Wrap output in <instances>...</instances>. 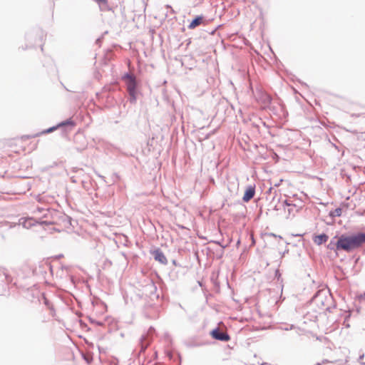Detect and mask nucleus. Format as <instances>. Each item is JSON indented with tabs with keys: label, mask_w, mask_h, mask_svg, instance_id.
<instances>
[{
	"label": "nucleus",
	"mask_w": 365,
	"mask_h": 365,
	"mask_svg": "<svg viewBox=\"0 0 365 365\" xmlns=\"http://www.w3.org/2000/svg\"><path fill=\"white\" fill-rule=\"evenodd\" d=\"M365 244V232H357L351 235H341L335 242L336 250L350 252Z\"/></svg>",
	"instance_id": "obj_1"
},
{
	"label": "nucleus",
	"mask_w": 365,
	"mask_h": 365,
	"mask_svg": "<svg viewBox=\"0 0 365 365\" xmlns=\"http://www.w3.org/2000/svg\"><path fill=\"white\" fill-rule=\"evenodd\" d=\"M123 79L125 81L126 86H127V90L129 93V95L130 96V102L133 103L136 100V87H137V83L135 77L130 74V73H125L123 76Z\"/></svg>",
	"instance_id": "obj_2"
},
{
	"label": "nucleus",
	"mask_w": 365,
	"mask_h": 365,
	"mask_svg": "<svg viewBox=\"0 0 365 365\" xmlns=\"http://www.w3.org/2000/svg\"><path fill=\"white\" fill-rule=\"evenodd\" d=\"M154 331L155 329L153 327H150L147 334L141 336L140 340L141 351H144L150 344Z\"/></svg>",
	"instance_id": "obj_3"
},
{
	"label": "nucleus",
	"mask_w": 365,
	"mask_h": 365,
	"mask_svg": "<svg viewBox=\"0 0 365 365\" xmlns=\"http://www.w3.org/2000/svg\"><path fill=\"white\" fill-rule=\"evenodd\" d=\"M282 206L284 207L285 212H287V218H289L290 216H294L295 213L298 211L296 205L289 202L287 200L282 202Z\"/></svg>",
	"instance_id": "obj_4"
},
{
	"label": "nucleus",
	"mask_w": 365,
	"mask_h": 365,
	"mask_svg": "<svg viewBox=\"0 0 365 365\" xmlns=\"http://www.w3.org/2000/svg\"><path fill=\"white\" fill-rule=\"evenodd\" d=\"M212 336L222 341H227L230 340V336L225 331H222L218 329H215L211 331Z\"/></svg>",
	"instance_id": "obj_5"
},
{
	"label": "nucleus",
	"mask_w": 365,
	"mask_h": 365,
	"mask_svg": "<svg viewBox=\"0 0 365 365\" xmlns=\"http://www.w3.org/2000/svg\"><path fill=\"white\" fill-rule=\"evenodd\" d=\"M74 125V123L73 121H72L70 119H68L65 121H63L60 123H58L57 125L56 126H53L51 128H49L45 130H43L41 133L43 134H46V133H50L54 130H56L57 128H61V127H64V126H71V127H73Z\"/></svg>",
	"instance_id": "obj_6"
},
{
	"label": "nucleus",
	"mask_w": 365,
	"mask_h": 365,
	"mask_svg": "<svg viewBox=\"0 0 365 365\" xmlns=\"http://www.w3.org/2000/svg\"><path fill=\"white\" fill-rule=\"evenodd\" d=\"M153 256L154 259L156 261L159 262L160 263H161L163 264H168L167 258L160 250L157 249V250H154L153 252Z\"/></svg>",
	"instance_id": "obj_7"
},
{
	"label": "nucleus",
	"mask_w": 365,
	"mask_h": 365,
	"mask_svg": "<svg viewBox=\"0 0 365 365\" xmlns=\"http://www.w3.org/2000/svg\"><path fill=\"white\" fill-rule=\"evenodd\" d=\"M255 189L254 187L250 186L245 192L242 200L244 202L250 201L255 195Z\"/></svg>",
	"instance_id": "obj_8"
},
{
	"label": "nucleus",
	"mask_w": 365,
	"mask_h": 365,
	"mask_svg": "<svg viewBox=\"0 0 365 365\" xmlns=\"http://www.w3.org/2000/svg\"><path fill=\"white\" fill-rule=\"evenodd\" d=\"M38 222L36 221L33 218H28V219H26V218H21L20 220V224L24 227V228H26V229H29L30 227H31L32 226H34L36 223H37Z\"/></svg>",
	"instance_id": "obj_9"
},
{
	"label": "nucleus",
	"mask_w": 365,
	"mask_h": 365,
	"mask_svg": "<svg viewBox=\"0 0 365 365\" xmlns=\"http://www.w3.org/2000/svg\"><path fill=\"white\" fill-rule=\"evenodd\" d=\"M328 238H329V237L326 234H321L314 237V242L317 245H322L323 243L326 242L328 240Z\"/></svg>",
	"instance_id": "obj_10"
},
{
	"label": "nucleus",
	"mask_w": 365,
	"mask_h": 365,
	"mask_svg": "<svg viewBox=\"0 0 365 365\" xmlns=\"http://www.w3.org/2000/svg\"><path fill=\"white\" fill-rule=\"evenodd\" d=\"M202 20H203L202 16H197L191 21V23L188 26V28L190 29H193L196 28L197 26H198L199 25H200L202 24Z\"/></svg>",
	"instance_id": "obj_11"
},
{
	"label": "nucleus",
	"mask_w": 365,
	"mask_h": 365,
	"mask_svg": "<svg viewBox=\"0 0 365 365\" xmlns=\"http://www.w3.org/2000/svg\"><path fill=\"white\" fill-rule=\"evenodd\" d=\"M341 212H342L341 209L338 207V208H336L334 210H333L331 212V215L334 216V217H339V216H341Z\"/></svg>",
	"instance_id": "obj_12"
},
{
	"label": "nucleus",
	"mask_w": 365,
	"mask_h": 365,
	"mask_svg": "<svg viewBox=\"0 0 365 365\" xmlns=\"http://www.w3.org/2000/svg\"><path fill=\"white\" fill-rule=\"evenodd\" d=\"M96 1L99 4V6L101 10H103V7L107 4L106 0H96Z\"/></svg>",
	"instance_id": "obj_13"
},
{
	"label": "nucleus",
	"mask_w": 365,
	"mask_h": 365,
	"mask_svg": "<svg viewBox=\"0 0 365 365\" xmlns=\"http://www.w3.org/2000/svg\"><path fill=\"white\" fill-rule=\"evenodd\" d=\"M4 275L6 280H9V275L7 274L4 268L0 267V276Z\"/></svg>",
	"instance_id": "obj_14"
},
{
	"label": "nucleus",
	"mask_w": 365,
	"mask_h": 365,
	"mask_svg": "<svg viewBox=\"0 0 365 365\" xmlns=\"http://www.w3.org/2000/svg\"><path fill=\"white\" fill-rule=\"evenodd\" d=\"M335 243L333 242L332 241L330 242V243L328 245V249L329 250H335V251H337L336 250V247H335Z\"/></svg>",
	"instance_id": "obj_15"
},
{
	"label": "nucleus",
	"mask_w": 365,
	"mask_h": 365,
	"mask_svg": "<svg viewBox=\"0 0 365 365\" xmlns=\"http://www.w3.org/2000/svg\"><path fill=\"white\" fill-rule=\"evenodd\" d=\"M43 211H47L46 210H45L44 208H41V207H38L36 209V210L34 211V213H41Z\"/></svg>",
	"instance_id": "obj_16"
},
{
	"label": "nucleus",
	"mask_w": 365,
	"mask_h": 365,
	"mask_svg": "<svg viewBox=\"0 0 365 365\" xmlns=\"http://www.w3.org/2000/svg\"><path fill=\"white\" fill-rule=\"evenodd\" d=\"M364 354H361V355H360V356H359V361H360V362H361V360L364 359Z\"/></svg>",
	"instance_id": "obj_17"
},
{
	"label": "nucleus",
	"mask_w": 365,
	"mask_h": 365,
	"mask_svg": "<svg viewBox=\"0 0 365 365\" xmlns=\"http://www.w3.org/2000/svg\"><path fill=\"white\" fill-rule=\"evenodd\" d=\"M85 359H86V361L88 363H89V362H90V361H91V359H90V358H88V357H85Z\"/></svg>",
	"instance_id": "obj_18"
},
{
	"label": "nucleus",
	"mask_w": 365,
	"mask_h": 365,
	"mask_svg": "<svg viewBox=\"0 0 365 365\" xmlns=\"http://www.w3.org/2000/svg\"><path fill=\"white\" fill-rule=\"evenodd\" d=\"M44 302H45V304H46V305H48V300H47L46 299H45Z\"/></svg>",
	"instance_id": "obj_19"
},
{
	"label": "nucleus",
	"mask_w": 365,
	"mask_h": 365,
	"mask_svg": "<svg viewBox=\"0 0 365 365\" xmlns=\"http://www.w3.org/2000/svg\"><path fill=\"white\" fill-rule=\"evenodd\" d=\"M40 223L41 224H47V222L46 221L41 222Z\"/></svg>",
	"instance_id": "obj_20"
},
{
	"label": "nucleus",
	"mask_w": 365,
	"mask_h": 365,
	"mask_svg": "<svg viewBox=\"0 0 365 365\" xmlns=\"http://www.w3.org/2000/svg\"><path fill=\"white\" fill-rule=\"evenodd\" d=\"M274 210H279V208H278L277 205H275V207H274Z\"/></svg>",
	"instance_id": "obj_21"
},
{
	"label": "nucleus",
	"mask_w": 365,
	"mask_h": 365,
	"mask_svg": "<svg viewBox=\"0 0 365 365\" xmlns=\"http://www.w3.org/2000/svg\"><path fill=\"white\" fill-rule=\"evenodd\" d=\"M43 217H47V213L43 214Z\"/></svg>",
	"instance_id": "obj_22"
},
{
	"label": "nucleus",
	"mask_w": 365,
	"mask_h": 365,
	"mask_svg": "<svg viewBox=\"0 0 365 365\" xmlns=\"http://www.w3.org/2000/svg\"><path fill=\"white\" fill-rule=\"evenodd\" d=\"M362 364H365V362H361Z\"/></svg>",
	"instance_id": "obj_23"
}]
</instances>
